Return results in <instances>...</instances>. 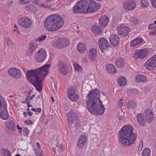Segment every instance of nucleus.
Instances as JSON below:
<instances>
[{"instance_id":"1","label":"nucleus","mask_w":156,"mask_h":156,"mask_svg":"<svg viewBox=\"0 0 156 156\" xmlns=\"http://www.w3.org/2000/svg\"><path fill=\"white\" fill-rule=\"evenodd\" d=\"M50 66L49 64H46L35 70H29L27 73L26 76L28 81L39 92L42 90V82L49 73Z\"/></svg>"},{"instance_id":"2","label":"nucleus","mask_w":156,"mask_h":156,"mask_svg":"<svg viewBox=\"0 0 156 156\" xmlns=\"http://www.w3.org/2000/svg\"><path fill=\"white\" fill-rule=\"evenodd\" d=\"M85 102L88 110L95 115H100L105 112V108L100 101V94L98 90L95 89L89 92Z\"/></svg>"},{"instance_id":"3","label":"nucleus","mask_w":156,"mask_h":156,"mask_svg":"<svg viewBox=\"0 0 156 156\" xmlns=\"http://www.w3.org/2000/svg\"><path fill=\"white\" fill-rule=\"evenodd\" d=\"M101 6L94 0H81L74 7L73 11L76 13H92L97 11Z\"/></svg>"},{"instance_id":"4","label":"nucleus","mask_w":156,"mask_h":156,"mask_svg":"<svg viewBox=\"0 0 156 156\" xmlns=\"http://www.w3.org/2000/svg\"><path fill=\"white\" fill-rule=\"evenodd\" d=\"M120 141L126 147L133 144L136 139L135 134L133 133L132 126L130 125L123 127L119 132Z\"/></svg>"},{"instance_id":"5","label":"nucleus","mask_w":156,"mask_h":156,"mask_svg":"<svg viewBox=\"0 0 156 156\" xmlns=\"http://www.w3.org/2000/svg\"><path fill=\"white\" fill-rule=\"evenodd\" d=\"M64 23V20L61 16L53 14L47 17L44 21L46 29L50 32L56 31L61 28Z\"/></svg>"},{"instance_id":"6","label":"nucleus","mask_w":156,"mask_h":156,"mask_svg":"<svg viewBox=\"0 0 156 156\" xmlns=\"http://www.w3.org/2000/svg\"><path fill=\"white\" fill-rule=\"evenodd\" d=\"M67 120L68 123V126L69 128L75 127L78 121L77 116L73 111L67 112L66 114Z\"/></svg>"},{"instance_id":"7","label":"nucleus","mask_w":156,"mask_h":156,"mask_svg":"<svg viewBox=\"0 0 156 156\" xmlns=\"http://www.w3.org/2000/svg\"><path fill=\"white\" fill-rule=\"evenodd\" d=\"M51 45L55 48H62L68 46L69 41L66 38L63 37L58 39L56 41H52Z\"/></svg>"},{"instance_id":"8","label":"nucleus","mask_w":156,"mask_h":156,"mask_svg":"<svg viewBox=\"0 0 156 156\" xmlns=\"http://www.w3.org/2000/svg\"><path fill=\"white\" fill-rule=\"evenodd\" d=\"M99 47L101 52L105 53L108 51L109 43L105 38L102 37L99 39L98 41Z\"/></svg>"},{"instance_id":"9","label":"nucleus","mask_w":156,"mask_h":156,"mask_svg":"<svg viewBox=\"0 0 156 156\" xmlns=\"http://www.w3.org/2000/svg\"><path fill=\"white\" fill-rule=\"evenodd\" d=\"M17 21L20 26L25 28H29L32 24L30 20L26 17L19 18Z\"/></svg>"},{"instance_id":"10","label":"nucleus","mask_w":156,"mask_h":156,"mask_svg":"<svg viewBox=\"0 0 156 156\" xmlns=\"http://www.w3.org/2000/svg\"><path fill=\"white\" fill-rule=\"evenodd\" d=\"M144 66L148 70H151L156 67V55L148 59L145 63Z\"/></svg>"},{"instance_id":"11","label":"nucleus","mask_w":156,"mask_h":156,"mask_svg":"<svg viewBox=\"0 0 156 156\" xmlns=\"http://www.w3.org/2000/svg\"><path fill=\"white\" fill-rule=\"evenodd\" d=\"M144 66L148 70H151L156 67V55L148 59L145 63Z\"/></svg>"},{"instance_id":"12","label":"nucleus","mask_w":156,"mask_h":156,"mask_svg":"<svg viewBox=\"0 0 156 156\" xmlns=\"http://www.w3.org/2000/svg\"><path fill=\"white\" fill-rule=\"evenodd\" d=\"M46 56V52L44 49L40 48L36 54L35 59L38 62H41L44 60Z\"/></svg>"},{"instance_id":"13","label":"nucleus","mask_w":156,"mask_h":156,"mask_svg":"<svg viewBox=\"0 0 156 156\" xmlns=\"http://www.w3.org/2000/svg\"><path fill=\"white\" fill-rule=\"evenodd\" d=\"M8 73L10 76L16 79L20 78L21 76V72L15 68H12L9 69Z\"/></svg>"},{"instance_id":"14","label":"nucleus","mask_w":156,"mask_h":156,"mask_svg":"<svg viewBox=\"0 0 156 156\" xmlns=\"http://www.w3.org/2000/svg\"><path fill=\"white\" fill-rule=\"evenodd\" d=\"M148 54V50L147 49L138 50L135 52L134 57L136 59H141L146 57Z\"/></svg>"},{"instance_id":"15","label":"nucleus","mask_w":156,"mask_h":156,"mask_svg":"<svg viewBox=\"0 0 156 156\" xmlns=\"http://www.w3.org/2000/svg\"><path fill=\"white\" fill-rule=\"evenodd\" d=\"M130 29L126 26L120 25L118 29V33L122 37H125L130 32Z\"/></svg>"},{"instance_id":"16","label":"nucleus","mask_w":156,"mask_h":156,"mask_svg":"<svg viewBox=\"0 0 156 156\" xmlns=\"http://www.w3.org/2000/svg\"><path fill=\"white\" fill-rule=\"evenodd\" d=\"M147 122L150 123L153 120V113L150 109L147 108L144 111V114Z\"/></svg>"},{"instance_id":"17","label":"nucleus","mask_w":156,"mask_h":156,"mask_svg":"<svg viewBox=\"0 0 156 156\" xmlns=\"http://www.w3.org/2000/svg\"><path fill=\"white\" fill-rule=\"evenodd\" d=\"M136 119L139 124L142 126H144L146 125V122H147L144 115L141 113L137 114L136 115Z\"/></svg>"},{"instance_id":"18","label":"nucleus","mask_w":156,"mask_h":156,"mask_svg":"<svg viewBox=\"0 0 156 156\" xmlns=\"http://www.w3.org/2000/svg\"><path fill=\"white\" fill-rule=\"evenodd\" d=\"M87 137L84 135L80 136L77 142V146L78 147L82 148L87 142Z\"/></svg>"},{"instance_id":"19","label":"nucleus","mask_w":156,"mask_h":156,"mask_svg":"<svg viewBox=\"0 0 156 156\" xmlns=\"http://www.w3.org/2000/svg\"><path fill=\"white\" fill-rule=\"evenodd\" d=\"M0 116L4 120H6L9 118V115L6 105L0 108Z\"/></svg>"},{"instance_id":"20","label":"nucleus","mask_w":156,"mask_h":156,"mask_svg":"<svg viewBox=\"0 0 156 156\" xmlns=\"http://www.w3.org/2000/svg\"><path fill=\"white\" fill-rule=\"evenodd\" d=\"M136 4L132 1L124 2L123 5L124 9L128 11H130L134 9Z\"/></svg>"},{"instance_id":"21","label":"nucleus","mask_w":156,"mask_h":156,"mask_svg":"<svg viewBox=\"0 0 156 156\" xmlns=\"http://www.w3.org/2000/svg\"><path fill=\"white\" fill-rule=\"evenodd\" d=\"M109 41L111 44L114 46H116L119 43L120 39L117 35L112 34L110 37Z\"/></svg>"},{"instance_id":"22","label":"nucleus","mask_w":156,"mask_h":156,"mask_svg":"<svg viewBox=\"0 0 156 156\" xmlns=\"http://www.w3.org/2000/svg\"><path fill=\"white\" fill-rule=\"evenodd\" d=\"M5 127L9 130L15 131L16 130L15 123L12 121L9 120L5 123Z\"/></svg>"},{"instance_id":"23","label":"nucleus","mask_w":156,"mask_h":156,"mask_svg":"<svg viewBox=\"0 0 156 156\" xmlns=\"http://www.w3.org/2000/svg\"><path fill=\"white\" fill-rule=\"evenodd\" d=\"M58 69L60 73L63 76L66 75L68 73L67 66L64 63H62L60 64Z\"/></svg>"},{"instance_id":"24","label":"nucleus","mask_w":156,"mask_h":156,"mask_svg":"<svg viewBox=\"0 0 156 156\" xmlns=\"http://www.w3.org/2000/svg\"><path fill=\"white\" fill-rule=\"evenodd\" d=\"M135 81L136 82H146L147 81V77L143 74L136 75L135 78Z\"/></svg>"},{"instance_id":"25","label":"nucleus","mask_w":156,"mask_h":156,"mask_svg":"<svg viewBox=\"0 0 156 156\" xmlns=\"http://www.w3.org/2000/svg\"><path fill=\"white\" fill-rule=\"evenodd\" d=\"M109 20L108 17L105 15L104 16L101 17L99 19L100 26L101 27H106L108 23Z\"/></svg>"},{"instance_id":"26","label":"nucleus","mask_w":156,"mask_h":156,"mask_svg":"<svg viewBox=\"0 0 156 156\" xmlns=\"http://www.w3.org/2000/svg\"><path fill=\"white\" fill-rule=\"evenodd\" d=\"M100 25H94L91 28L92 32L95 35H100L101 34L102 29Z\"/></svg>"},{"instance_id":"27","label":"nucleus","mask_w":156,"mask_h":156,"mask_svg":"<svg viewBox=\"0 0 156 156\" xmlns=\"http://www.w3.org/2000/svg\"><path fill=\"white\" fill-rule=\"evenodd\" d=\"M125 60L122 58H119L115 60V65L119 68H123L125 66Z\"/></svg>"},{"instance_id":"28","label":"nucleus","mask_w":156,"mask_h":156,"mask_svg":"<svg viewBox=\"0 0 156 156\" xmlns=\"http://www.w3.org/2000/svg\"><path fill=\"white\" fill-rule=\"evenodd\" d=\"M106 70L109 73L112 74H115L116 69L114 65L112 64H109L106 66Z\"/></svg>"},{"instance_id":"29","label":"nucleus","mask_w":156,"mask_h":156,"mask_svg":"<svg viewBox=\"0 0 156 156\" xmlns=\"http://www.w3.org/2000/svg\"><path fill=\"white\" fill-rule=\"evenodd\" d=\"M143 40L142 38L137 37L132 40L131 43V46L132 47H135L137 45H140L143 42Z\"/></svg>"},{"instance_id":"30","label":"nucleus","mask_w":156,"mask_h":156,"mask_svg":"<svg viewBox=\"0 0 156 156\" xmlns=\"http://www.w3.org/2000/svg\"><path fill=\"white\" fill-rule=\"evenodd\" d=\"M118 84L120 87L125 86L126 83V80L125 78L122 76L117 80Z\"/></svg>"},{"instance_id":"31","label":"nucleus","mask_w":156,"mask_h":156,"mask_svg":"<svg viewBox=\"0 0 156 156\" xmlns=\"http://www.w3.org/2000/svg\"><path fill=\"white\" fill-rule=\"evenodd\" d=\"M89 54L90 58H91V61L93 62L95 60L94 58L96 57L97 56V50L95 49H90L89 52Z\"/></svg>"},{"instance_id":"32","label":"nucleus","mask_w":156,"mask_h":156,"mask_svg":"<svg viewBox=\"0 0 156 156\" xmlns=\"http://www.w3.org/2000/svg\"><path fill=\"white\" fill-rule=\"evenodd\" d=\"M36 144L39 150H37L35 151V153L36 156H45L43 152L41 149V145L38 142H37Z\"/></svg>"},{"instance_id":"33","label":"nucleus","mask_w":156,"mask_h":156,"mask_svg":"<svg viewBox=\"0 0 156 156\" xmlns=\"http://www.w3.org/2000/svg\"><path fill=\"white\" fill-rule=\"evenodd\" d=\"M149 5V0H140V6L143 9L147 8Z\"/></svg>"},{"instance_id":"34","label":"nucleus","mask_w":156,"mask_h":156,"mask_svg":"<svg viewBox=\"0 0 156 156\" xmlns=\"http://www.w3.org/2000/svg\"><path fill=\"white\" fill-rule=\"evenodd\" d=\"M151 150L149 148H146L143 151L142 156H150L151 154Z\"/></svg>"},{"instance_id":"35","label":"nucleus","mask_w":156,"mask_h":156,"mask_svg":"<svg viewBox=\"0 0 156 156\" xmlns=\"http://www.w3.org/2000/svg\"><path fill=\"white\" fill-rule=\"evenodd\" d=\"M68 98L72 101H76L78 99L79 97L77 94L68 95Z\"/></svg>"},{"instance_id":"36","label":"nucleus","mask_w":156,"mask_h":156,"mask_svg":"<svg viewBox=\"0 0 156 156\" xmlns=\"http://www.w3.org/2000/svg\"><path fill=\"white\" fill-rule=\"evenodd\" d=\"M76 94V89L74 87H72L69 88L68 90V95L73 94Z\"/></svg>"},{"instance_id":"37","label":"nucleus","mask_w":156,"mask_h":156,"mask_svg":"<svg viewBox=\"0 0 156 156\" xmlns=\"http://www.w3.org/2000/svg\"><path fill=\"white\" fill-rule=\"evenodd\" d=\"M136 104L133 100H130L127 105V106L128 108H134L136 107Z\"/></svg>"},{"instance_id":"38","label":"nucleus","mask_w":156,"mask_h":156,"mask_svg":"<svg viewBox=\"0 0 156 156\" xmlns=\"http://www.w3.org/2000/svg\"><path fill=\"white\" fill-rule=\"evenodd\" d=\"M77 48L78 51L81 53L83 52L85 49L84 44L81 43H80L78 44Z\"/></svg>"},{"instance_id":"39","label":"nucleus","mask_w":156,"mask_h":156,"mask_svg":"<svg viewBox=\"0 0 156 156\" xmlns=\"http://www.w3.org/2000/svg\"><path fill=\"white\" fill-rule=\"evenodd\" d=\"M37 45L36 43L34 42H31L29 45V49L32 50V51H34L37 48Z\"/></svg>"},{"instance_id":"40","label":"nucleus","mask_w":156,"mask_h":156,"mask_svg":"<svg viewBox=\"0 0 156 156\" xmlns=\"http://www.w3.org/2000/svg\"><path fill=\"white\" fill-rule=\"evenodd\" d=\"M1 151L3 154V156H11L10 151L6 148H3L1 149Z\"/></svg>"},{"instance_id":"41","label":"nucleus","mask_w":156,"mask_h":156,"mask_svg":"<svg viewBox=\"0 0 156 156\" xmlns=\"http://www.w3.org/2000/svg\"><path fill=\"white\" fill-rule=\"evenodd\" d=\"M74 68L75 70L79 72H80L82 70V67L77 64H73Z\"/></svg>"},{"instance_id":"42","label":"nucleus","mask_w":156,"mask_h":156,"mask_svg":"<svg viewBox=\"0 0 156 156\" xmlns=\"http://www.w3.org/2000/svg\"><path fill=\"white\" fill-rule=\"evenodd\" d=\"M6 103L2 97L0 95V108L6 105Z\"/></svg>"},{"instance_id":"43","label":"nucleus","mask_w":156,"mask_h":156,"mask_svg":"<svg viewBox=\"0 0 156 156\" xmlns=\"http://www.w3.org/2000/svg\"><path fill=\"white\" fill-rule=\"evenodd\" d=\"M46 37H47V36H45L44 35L40 36L37 38L36 41H43L46 39Z\"/></svg>"},{"instance_id":"44","label":"nucleus","mask_w":156,"mask_h":156,"mask_svg":"<svg viewBox=\"0 0 156 156\" xmlns=\"http://www.w3.org/2000/svg\"><path fill=\"white\" fill-rule=\"evenodd\" d=\"M131 22L133 24H136L138 23V20L136 18L132 17L130 19Z\"/></svg>"},{"instance_id":"45","label":"nucleus","mask_w":156,"mask_h":156,"mask_svg":"<svg viewBox=\"0 0 156 156\" xmlns=\"http://www.w3.org/2000/svg\"><path fill=\"white\" fill-rule=\"evenodd\" d=\"M23 132L25 134V136H28L29 133V131L27 128L25 127L23 129Z\"/></svg>"},{"instance_id":"46","label":"nucleus","mask_w":156,"mask_h":156,"mask_svg":"<svg viewBox=\"0 0 156 156\" xmlns=\"http://www.w3.org/2000/svg\"><path fill=\"white\" fill-rule=\"evenodd\" d=\"M24 123L28 125H32L34 123L30 119H27L25 120Z\"/></svg>"},{"instance_id":"47","label":"nucleus","mask_w":156,"mask_h":156,"mask_svg":"<svg viewBox=\"0 0 156 156\" xmlns=\"http://www.w3.org/2000/svg\"><path fill=\"white\" fill-rule=\"evenodd\" d=\"M40 6L41 7L44 8H49L50 9L51 7V6L49 5H48L47 4H40Z\"/></svg>"},{"instance_id":"48","label":"nucleus","mask_w":156,"mask_h":156,"mask_svg":"<svg viewBox=\"0 0 156 156\" xmlns=\"http://www.w3.org/2000/svg\"><path fill=\"white\" fill-rule=\"evenodd\" d=\"M31 110L35 112H37L39 113H41V109L40 108H32L31 109Z\"/></svg>"},{"instance_id":"49","label":"nucleus","mask_w":156,"mask_h":156,"mask_svg":"<svg viewBox=\"0 0 156 156\" xmlns=\"http://www.w3.org/2000/svg\"><path fill=\"white\" fill-rule=\"evenodd\" d=\"M33 51H32V50H30V49H29L26 52L27 55V56H31L33 54Z\"/></svg>"},{"instance_id":"50","label":"nucleus","mask_w":156,"mask_h":156,"mask_svg":"<svg viewBox=\"0 0 156 156\" xmlns=\"http://www.w3.org/2000/svg\"><path fill=\"white\" fill-rule=\"evenodd\" d=\"M7 44L8 45L11 46L12 45V41L9 39V37L6 40Z\"/></svg>"},{"instance_id":"51","label":"nucleus","mask_w":156,"mask_h":156,"mask_svg":"<svg viewBox=\"0 0 156 156\" xmlns=\"http://www.w3.org/2000/svg\"><path fill=\"white\" fill-rule=\"evenodd\" d=\"M20 2L21 4H23L29 3L30 2V0H21Z\"/></svg>"},{"instance_id":"52","label":"nucleus","mask_w":156,"mask_h":156,"mask_svg":"<svg viewBox=\"0 0 156 156\" xmlns=\"http://www.w3.org/2000/svg\"><path fill=\"white\" fill-rule=\"evenodd\" d=\"M156 27V26H155L153 23H152L148 27V29L150 30L153 29Z\"/></svg>"},{"instance_id":"53","label":"nucleus","mask_w":156,"mask_h":156,"mask_svg":"<svg viewBox=\"0 0 156 156\" xmlns=\"http://www.w3.org/2000/svg\"><path fill=\"white\" fill-rule=\"evenodd\" d=\"M151 2L153 6L156 8V0H151Z\"/></svg>"},{"instance_id":"54","label":"nucleus","mask_w":156,"mask_h":156,"mask_svg":"<svg viewBox=\"0 0 156 156\" xmlns=\"http://www.w3.org/2000/svg\"><path fill=\"white\" fill-rule=\"evenodd\" d=\"M57 147H58V149L57 150L61 152H62L63 151L64 148L63 146L62 145L60 146V147L56 146Z\"/></svg>"},{"instance_id":"55","label":"nucleus","mask_w":156,"mask_h":156,"mask_svg":"<svg viewBox=\"0 0 156 156\" xmlns=\"http://www.w3.org/2000/svg\"><path fill=\"white\" fill-rule=\"evenodd\" d=\"M33 2L39 5H40V4H41L39 0H33Z\"/></svg>"},{"instance_id":"56","label":"nucleus","mask_w":156,"mask_h":156,"mask_svg":"<svg viewBox=\"0 0 156 156\" xmlns=\"http://www.w3.org/2000/svg\"><path fill=\"white\" fill-rule=\"evenodd\" d=\"M123 104L122 103V99H120L119 100V104H118V106H119L120 107H121L123 106Z\"/></svg>"},{"instance_id":"57","label":"nucleus","mask_w":156,"mask_h":156,"mask_svg":"<svg viewBox=\"0 0 156 156\" xmlns=\"http://www.w3.org/2000/svg\"><path fill=\"white\" fill-rule=\"evenodd\" d=\"M25 102H26V104H27V106L28 107H32V106L31 105H30L29 102L28 101H24L23 102V103H24Z\"/></svg>"},{"instance_id":"58","label":"nucleus","mask_w":156,"mask_h":156,"mask_svg":"<svg viewBox=\"0 0 156 156\" xmlns=\"http://www.w3.org/2000/svg\"><path fill=\"white\" fill-rule=\"evenodd\" d=\"M17 128L18 129L20 130V131H19L20 133H22L21 131L22 129V128L21 127H20V126L18 125H17Z\"/></svg>"},{"instance_id":"59","label":"nucleus","mask_w":156,"mask_h":156,"mask_svg":"<svg viewBox=\"0 0 156 156\" xmlns=\"http://www.w3.org/2000/svg\"><path fill=\"white\" fill-rule=\"evenodd\" d=\"M32 7V5H30L27 6L26 7V8L28 9H27L28 10H31V8Z\"/></svg>"},{"instance_id":"60","label":"nucleus","mask_w":156,"mask_h":156,"mask_svg":"<svg viewBox=\"0 0 156 156\" xmlns=\"http://www.w3.org/2000/svg\"><path fill=\"white\" fill-rule=\"evenodd\" d=\"M143 147V142L141 141L140 143V145H139V148L141 147V149Z\"/></svg>"},{"instance_id":"61","label":"nucleus","mask_w":156,"mask_h":156,"mask_svg":"<svg viewBox=\"0 0 156 156\" xmlns=\"http://www.w3.org/2000/svg\"><path fill=\"white\" fill-rule=\"evenodd\" d=\"M149 34L151 35H155L154 31L153 30L149 33Z\"/></svg>"},{"instance_id":"62","label":"nucleus","mask_w":156,"mask_h":156,"mask_svg":"<svg viewBox=\"0 0 156 156\" xmlns=\"http://www.w3.org/2000/svg\"><path fill=\"white\" fill-rule=\"evenodd\" d=\"M54 1L55 0H44V1L46 2H51Z\"/></svg>"},{"instance_id":"63","label":"nucleus","mask_w":156,"mask_h":156,"mask_svg":"<svg viewBox=\"0 0 156 156\" xmlns=\"http://www.w3.org/2000/svg\"><path fill=\"white\" fill-rule=\"evenodd\" d=\"M57 82H55V83H54V88H55V89H56L57 88Z\"/></svg>"},{"instance_id":"64","label":"nucleus","mask_w":156,"mask_h":156,"mask_svg":"<svg viewBox=\"0 0 156 156\" xmlns=\"http://www.w3.org/2000/svg\"><path fill=\"white\" fill-rule=\"evenodd\" d=\"M28 115L29 116H32L33 115V113L32 112H28L27 113Z\"/></svg>"}]
</instances>
